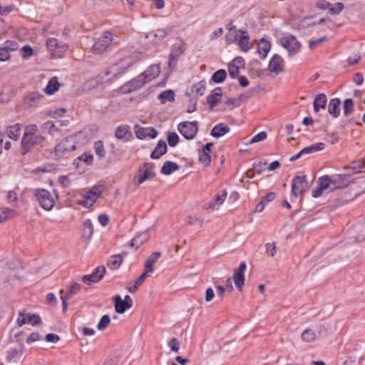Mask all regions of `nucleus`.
<instances>
[{"instance_id":"39448f33","label":"nucleus","mask_w":365,"mask_h":365,"mask_svg":"<svg viewBox=\"0 0 365 365\" xmlns=\"http://www.w3.org/2000/svg\"><path fill=\"white\" fill-rule=\"evenodd\" d=\"M76 148L73 140L66 138L56 145L54 148L55 157L56 159L62 158L76 150Z\"/></svg>"},{"instance_id":"79ce46f5","label":"nucleus","mask_w":365,"mask_h":365,"mask_svg":"<svg viewBox=\"0 0 365 365\" xmlns=\"http://www.w3.org/2000/svg\"><path fill=\"white\" fill-rule=\"evenodd\" d=\"M38 131V128L37 125L36 124H29L24 128V133L22 137V139H27L30 135H34V134H37Z\"/></svg>"},{"instance_id":"6ab92c4d","label":"nucleus","mask_w":365,"mask_h":365,"mask_svg":"<svg viewBox=\"0 0 365 365\" xmlns=\"http://www.w3.org/2000/svg\"><path fill=\"white\" fill-rule=\"evenodd\" d=\"M284 61L282 57L277 54L274 55L269 63V71L278 75L283 71Z\"/></svg>"},{"instance_id":"864d4df0","label":"nucleus","mask_w":365,"mask_h":365,"mask_svg":"<svg viewBox=\"0 0 365 365\" xmlns=\"http://www.w3.org/2000/svg\"><path fill=\"white\" fill-rule=\"evenodd\" d=\"M184 51V46L182 44L180 45V46L177 47V48H173V50H172V52L170 54L169 56V63L170 64L171 63V61L173 60H174L175 58V55L176 56L180 55L181 53H182Z\"/></svg>"},{"instance_id":"0eeeda50","label":"nucleus","mask_w":365,"mask_h":365,"mask_svg":"<svg viewBox=\"0 0 365 365\" xmlns=\"http://www.w3.org/2000/svg\"><path fill=\"white\" fill-rule=\"evenodd\" d=\"M307 180L306 175H297L292 182V195L298 197L303 194L307 189Z\"/></svg>"},{"instance_id":"c9c22d12","label":"nucleus","mask_w":365,"mask_h":365,"mask_svg":"<svg viewBox=\"0 0 365 365\" xmlns=\"http://www.w3.org/2000/svg\"><path fill=\"white\" fill-rule=\"evenodd\" d=\"M324 148V144L323 143H317L304 148L301 150V153H302V155L311 154L317 151L322 150Z\"/></svg>"},{"instance_id":"6e6d98bb","label":"nucleus","mask_w":365,"mask_h":365,"mask_svg":"<svg viewBox=\"0 0 365 365\" xmlns=\"http://www.w3.org/2000/svg\"><path fill=\"white\" fill-rule=\"evenodd\" d=\"M83 230L85 233H87L89 237H91L93 233V226L91 220L88 219L83 222Z\"/></svg>"},{"instance_id":"4468645a","label":"nucleus","mask_w":365,"mask_h":365,"mask_svg":"<svg viewBox=\"0 0 365 365\" xmlns=\"http://www.w3.org/2000/svg\"><path fill=\"white\" fill-rule=\"evenodd\" d=\"M227 195L226 190H222L220 193H217L208 202L203 205V208L205 210L217 209L225 202Z\"/></svg>"},{"instance_id":"6e6552de","label":"nucleus","mask_w":365,"mask_h":365,"mask_svg":"<svg viewBox=\"0 0 365 365\" xmlns=\"http://www.w3.org/2000/svg\"><path fill=\"white\" fill-rule=\"evenodd\" d=\"M281 44L288 51L289 56H293L297 53L301 47V44L299 41L292 35H289L282 38Z\"/></svg>"},{"instance_id":"412c9836","label":"nucleus","mask_w":365,"mask_h":365,"mask_svg":"<svg viewBox=\"0 0 365 365\" xmlns=\"http://www.w3.org/2000/svg\"><path fill=\"white\" fill-rule=\"evenodd\" d=\"M136 61V56L129 55L120 59L117 63L113 65L110 69L114 71L115 70V67H118L120 69L125 70L135 63Z\"/></svg>"},{"instance_id":"09e8293b","label":"nucleus","mask_w":365,"mask_h":365,"mask_svg":"<svg viewBox=\"0 0 365 365\" xmlns=\"http://www.w3.org/2000/svg\"><path fill=\"white\" fill-rule=\"evenodd\" d=\"M20 53L23 58H28L33 56L34 50L30 46L25 45L21 48Z\"/></svg>"},{"instance_id":"e2e57ef3","label":"nucleus","mask_w":365,"mask_h":365,"mask_svg":"<svg viewBox=\"0 0 365 365\" xmlns=\"http://www.w3.org/2000/svg\"><path fill=\"white\" fill-rule=\"evenodd\" d=\"M344 8V6L341 2H337L333 5V8L330 9V14L337 15Z\"/></svg>"},{"instance_id":"8fccbe9b","label":"nucleus","mask_w":365,"mask_h":365,"mask_svg":"<svg viewBox=\"0 0 365 365\" xmlns=\"http://www.w3.org/2000/svg\"><path fill=\"white\" fill-rule=\"evenodd\" d=\"M110 322V319L109 316L105 314L101 317L100 322L98 324L97 327L99 330H104L109 325Z\"/></svg>"},{"instance_id":"4d7b16f0","label":"nucleus","mask_w":365,"mask_h":365,"mask_svg":"<svg viewBox=\"0 0 365 365\" xmlns=\"http://www.w3.org/2000/svg\"><path fill=\"white\" fill-rule=\"evenodd\" d=\"M239 69H240V68L235 66V65L230 63L229 66H228V71H229L230 76L232 78H236L238 76L239 73H240Z\"/></svg>"},{"instance_id":"2eb2a0df","label":"nucleus","mask_w":365,"mask_h":365,"mask_svg":"<svg viewBox=\"0 0 365 365\" xmlns=\"http://www.w3.org/2000/svg\"><path fill=\"white\" fill-rule=\"evenodd\" d=\"M332 183V190L342 189L347 187L350 182V176L349 175H334L331 176Z\"/></svg>"},{"instance_id":"de8ad7c7","label":"nucleus","mask_w":365,"mask_h":365,"mask_svg":"<svg viewBox=\"0 0 365 365\" xmlns=\"http://www.w3.org/2000/svg\"><path fill=\"white\" fill-rule=\"evenodd\" d=\"M343 110L344 114L346 116L349 115L354 112V103L351 98H347L344 101Z\"/></svg>"},{"instance_id":"1a4fd4ad","label":"nucleus","mask_w":365,"mask_h":365,"mask_svg":"<svg viewBox=\"0 0 365 365\" xmlns=\"http://www.w3.org/2000/svg\"><path fill=\"white\" fill-rule=\"evenodd\" d=\"M81 286L77 282L72 283L68 290L64 292L63 290H61V299L62 300L63 312H66L68 307L67 301L73 297L74 294L78 293L81 290Z\"/></svg>"},{"instance_id":"20e7f679","label":"nucleus","mask_w":365,"mask_h":365,"mask_svg":"<svg viewBox=\"0 0 365 365\" xmlns=\"http://www.w3.org/2000/svg\"><path fill=\"white\" fill-rule=\"evenodd\" d=\"M45 140V137L41 133L30 135L27 139H21V150L22 155H24L30 152L33 147L43 144Z\"/></svg>"},{"instance_id":"f704fd0d","label":"nucleus","mask_w":365,"mask_h":365,"mask_svg":"<svg viewBox=\"0 0 365 365\" xmlns=\"http://www.w3.org/2000/svg\"><path fill=\"white\" fill-rule=\"evenodd\" d=\"M354 173L365 172V158L363 160L353 162L348 167Z\"/></svg>"},{"instance_id":"0e129e2a","label":"nucleus","mask_w":365,"mask_h":365,"mask_svg":"<svg viewBox=\"0 0 365 365\" xmlns=\"http://www.w3.org/2000/svg\"><path fill=\"white\" fill-rule=\"evenodd\" d=\"M267 135L266 132L262 131L255 135L250 141V143H255L266 139Z\"/></svg>"},{"instance_id":"13d9d810","label":"nucleus","mask_w":365,"mask_h":365,"mask_svg":"<svg viewBox=\"0 0 365 365\" xmlns=\"http://www.w3.org/2000/svg\"><path fill=\"white\" fill-rule=\"evenodd\" d=\"M187 222L191 225H197L199 227H202L203 225V220L202 219L190 216L187 219Z\"/></svg>"},{"instance_id":"2f4dec72","label":"nucleus","mask_w":365,"mask_h":365,"mask_svg":"<svg viewBox=\"0 0 365 365\" xmlns=\"http://www.w3.org/2000/svg\"><path fill=\"white\" fill-rule=\"evenodd\" d=\"M271 48L270 43L262 38L258 44V52L261 56V58L264 59L266 58L268 52L269 51Z\"/></svg>"},{"instance_id":"f3484780","label":"nucleus","mask_w":365,"mask_h":365,"mask_svg":"<svg viewBox=\"0 0 365 365\" xmlns=\"http://www.w3.org/2000/svg\"><path fill=\"white\" fill-rule=\"evenodd\" d=\"M135 133L138 139L143 140L146 138H155L158 135V131L151 127L142 128L138 125L135 126Z\"/></svg>"},{"instance_id":"c03bdc74","label":"nucleus","mask_w":365,"mask_h":365,"mask_svg":"<svg viewBox=\"0 0 365 365\" xmlns=\"http://www.w3.org/2000/svg\"><path fill=\"white\" fill-rule=\"evenodd\" d=\"M356 232V240L363 241L365 240V222L360 223L355 227Z\"/></svg>"},{"instance_id":"f257e3e1","label":"nucleus","mask_w":365,"mask_h":365,"mask_svg":"<svg viewBox=\"0 0 365 365\" xmlns=\"http://www.w3.org/2000/svg\"><path fill=\"white\" fill-rule=\"evenodd\" d=\"M34 196L42 209L50 211L53 209L58 195L52 194L46 189L38 188L34 190Z\"/></svg>"},{"instance_id":"f8f14e48","label":"nucleus","mask_w":365,"mask_h":365,"mask_svg":"<svg viewBox=\"0 0 365 365\" xmlns=\"http://www.w3.org/2000/svg\"><path fill=\"white\" fill-rule=\"evenodd\" d=\"M247 265L245 262H240L238 268L234 270L233 281L237 288L241 291L245 283V271Z\"/></svg>"},{"instance_id":"4be33fe9","label":"nucleus","mask_w":365,"mask_h":365,"mask_svg":"<svg viewBox=\"0 0 365 365\" xmlns=\"http://www.w3.org/2000/svg\"><path fill=\"white\" fill-rule=\"evenodd\" d=\"M160 73V66L158 64L151 65L145 71L140 75L143 76L145 80V83H148L155 79L159 76Z\"/></svg>"},{"instance_id":"423d86ee","label":"nucleus","mask_w":365,"mask_h":365,"mask_svg":"<svg viewBox=\"0 0 365 365\" xmlns=\"http://www.w3.org/2000/svg\"><path fill=\"white\" fill-rule=\"evenodd\" d=\"M178 130L185 138L187 140L193 139L198 130L197 123L196 121L180 123Z\"/></svg>"},{"instance_id":"9d476101","label":"nucleus","mask_w":365,"mask_h":365,"mask_svg":"<svg viewBox=\"0 0 365 365\" xmlns=\"http://www.w3.org/2000/svg\"><path fill=\"white\" fill-rule=\"evenodd\" d=\"M113 300L115 310L118 314H123L133 305V299L129 295H125L124 299H122L120 295H115Z\"/></svg>"},{"instance_id":"ea45409f","label":"nucleus","mask_w":365,"mask_h":365,"mask_svg":"<svg viewBox=\"0 0 365 365\" xmlns=\"http://www.w3.org/2000/svg\"><path fill=\"white\" fill-rule=\"evenodd\" d=\"M41 128L43 130H48V134L52 136H54L56 133H58L60 131L59 128L52 121H47L44 123L42 125Z\"/></svg>"},{"instance_id":"4c0bfd02","label":"nucleus","mask_w":365,"mask_h":365,"mask_svg":"<svg viewBox=\"0 0 365 365\" xmlns=\"http://www.w3.org/2000/svg\"><path fill=\"white\" fill-rule=\"evenodd\" d=\"M130 135L129 131V126L128 125H121L118 126L115 132V136L119 140H123L126 137V135Z\"/></svg>"},{"instance_id":"393cba45","label":"nucleus","mask_w":365,"mask_h":365,"mask_svg":"<svg viewBox=\"0 0 365 365\" xmlns=\"http://www.w3.org/2000/svg\"><path fill=\"white\" fill-rule=\"evenodd\" d=\"M167 152V145L165 140H160L155 146L154 150L151 153L150 158L153 159H159Z\"/></svg>"},{"instance_id":"9b49d317","label":"nucleus","mask_w":365,"mask_h":365,"mask_svg":"<svg viewBox=\"0 0 365 365\" xmlns=\"http://www.w3.org/2000/svg\"><path fill=\"white\" fill-rule=\"evenodd\" d=\"M26 324H30L32 326H37L41 324V319L39 315L36 314H25L24 312H19V317L17 319V324L22 327Z\"/></svg>"},{"instance_id":"f03ea898","label":"nucleus","mask_w":365,"mask_h":365,"mask_svg":"<svg viewBox=\"0 0 365 365\" xmlns=\"http://www.w3.org/2000/svg\"><path fill=\"white\" fill-rule=\"evenodd\" d=\"M113 40V34L110 31H104L102 35L95 39L92 46V52L94 54H102L106 51Z\"/></svg>"},{"instance_id":"a19ab883","label":"nucleus","mask_w":365,"mask_h":365,"mask_svg":"<svg viewBox=\"0 0 365 365\" xmlns=\"http://www.w3.org/2000/svg\"><path fill=\"white\" fill-rule=\"evenodd\" d=\"M319 186L323 190L330 188L332 190L331 178L329 175H324L319 179Z\"/></svg>"},{"instance_id":"a878e982","label":"nucleus","mask_w":365,"mask_h":365,"mask_svg":"<svg viewBox=\"0 0 365 365\" xmlns=\"http://www.w3.org/2000/svg\"><path fill=\"white\" fill-rule=\"evenodd\" d=\"M222 96V89L220 87L215 88L212 91V93L207 97V102L210 109H212Z\"/></svg>"},{"instance_id":"052dcab7","label":"nucleus","mask_w":365,"mask_h":365,"mask_svg":"<svg viewBox=\"0 0 365 365\" xmlns=\"http://www.w3.org/2000/svg\"><path fill=\"white\" fill-rule=\"evenodd\" d=\"M266 164H267L266 162H262V161H259L257 163H254L253 168H254L255 172L259 175L262 174V172L265 170Z\"/></svg>"},{"instance_id":"aec40b11","label":"nucleus","mask_w":365,"mask_h":365,"mask_svg":"<svg viewBox=\"0 0 365 365\" xmlns=\"http://www.w3.org/2000/svg\"><path fill=\"white\" fill-rule=\"evenodd\" d=\"M240 34L238 39V46L240 49L243 52H247L250 49V36L246 30L239 29Z\"/></svg>"},{"instance_id":"37998d69","label":"nucleus","mask_w":365,"mask_h":365,"mask_svg":"<svg viewBox=\"0 0 365 365\" xmlns=\"http://www.w3.org/2000/svg\"><path fill=\"white\" fill-rule=\"evenodd\" d=\"M316 339V332L312 329H306L302 334V339L305 342H312Z\"/></svg>"},{"instance_id":"b1692460","label":"nucleus","mask_w":365,"mask_h":365,"mask_svg":"<svg viewBox=\"0 0 365 365\" xmlns=\"http://www.w3.org/2000/svg\"><path fill=\"white\" fill-rule=\"evenodd\" d=\"M230 130V128L227 125L219 123L212 128L210 135L214 138H219L227 133Z\"/></svg>"},{"instance_id":"bb28decb","label":"nucleus","mask_w":365,"mask_h":365,"mask_svg":"<svg viewBox=\"0 0 365 365\" xmlns=\"http://www.w3.org/2000/svg\"><path fill=\"white\" fill-rule=\"evenodd\" d=\"M340 100L333 98L329 101L328 111L334 118H337L340 114Z\"/></svg>"},{"instance_id":"5fc2aeb1","label":"nucleus","mask_w":365,"mask_h":365,"mask_svg":"<svg viewBox=\"0 0 365 365\" xmlns=\"http://www.w3.org/2000/svg\"><path fill=\"white\" fill-rule=\"evenodd\" d=\"M179 141L178 135L175 133H168V143L171 147L175 146Z\"/></svg>"},{"instance_id":"bf43d9fd","label":"nucleus","mask_w":365,"mask_h":365,"mask_svg":"<svg viewBox=\"0 0 365 365\" xmlns=\"http://www.w3.org/2000/svg\"><path fill=\"white\" fill-rule=\"evenodd\" d=\"M14 211L7 208L0 209V223L6 221L9 217V214Z\"/></svg>"},{"instance_id":"473e14b6","label":"nucleus","mask_w":365,"mask_h":365,"mask_svg":"<svg viewBox=\"0 0 365 365\" xmlns=\"http://www.w3.org/2000/svg\"><path fill=\"white\" fill-rule=\"evenodd\" d=\"M161 253L160 252H155L149 256L145 263V268L148 271L153 272V265L156 261L160 257Z\"/></svg>"},{"instance_id":"ddd939ff","label":"nucleus","mask_w":365,"mask_h":365,"mask_svg":"<svg viewBox=\"0 0 365 365\" xmlns=\"http://www.w3.org/2000/svg\"><path fill=\"white\" fill-rule=\"evenodd\" d=\"M105 273L106 268L104 267H98L91 274L84 275L82 281L86 284L98 282L103 277Z\"/></svg>"},{"instance_id":"338daca9","label":"nucleus","mask_w":365,"mask_h":365,"mask_svg":"<svg viewBox=\"0 0 365 365\" xmlns=\"http://www.w3.org/2000/svg\"><path fill=\"white\" fill-rule=\"evenodd\" d=\"M78 160L83 161L86 165H91L93 163V155L91 154L84 153L78 158Z\"/></svg>"},{"instance_id":"603ef678","label":"nucleus","mask_w":365,"mask_h":365,"mask_svg":"<svg viewBox=\"0 0 365 365\" xmlns=\"http://www.w3.org/2000/svg\"><path fill=\"white\" fill-rule=\"evenodd\" d=\"M3 47H5L9 53H10V51L18 50L19 44L17 42L14 41H6L4 42Z\"/></svg>"},{"instance_id":"dca6fc26","label":"nucleus","mask_w":365,"mask_h":365,"mask_svg":"<svg viewBox=\"0 0 365 365\" xmlns=\"http://www.w3.org/2000/svg\"><path fill=\"white\" fill-rule=\"evenodd\" d=\"M143 78L144 77L140 74L125 84L123 88L125 92L128 93H131L134 91L140 89L146 83L145 80Z\"/></svg>"},{"instance_id":"a18cd8bd","label":"nucleus","mask_w":365,"mask_h":365,"mask_svg":"<svg viewBox=\"0 0 365 365\" xmlns=\"http://www.w3.org/2000/svg\"><path fill=\"white\" fill-rule=\"evenodd\" d=\"M227 76V73L224 69H220L214 73L212 76V81L216 83H222Z\"/></svg>"},{"instance_id":"cd10ccee","label":"nucleus","mask_w":365,"mask_h":365,"mask_svg":"<svg viewBox=\"0 0 365 365\" xmlns=\"http://www.w3.org/2000/svg\"><path fill=\"white\" fill-rule=\"evenodd\" d=\"M179 165L176 163L168 160L164 163L161 168L160 173L163 175H169L179 170Z\"/></svg>"},{"instance_id":"72a5a7b5","label":"nucleus","mask_w":365,"mask_h":365,"mask_svg":"<svg viewBox=\"0 0 365 365\" xmlns=\"http://www.w3.org/2000/svg\"><path fill=\"white\" fill-rule=\"evenodd\" d=\"M98 197L91 194V192L88 191L83 196L81 204L83 207L89 208L93 205L96 202Z\"/></svg>"},{"instance_id":"c85d7f7f","label":"nucleus","mask_w":365,"mask_h":365,"mask_svg":"<svg viewBox=\"0 0 365 365\" xmlns=\"http://www.w3.org/2000/svg\"><path fill=\"white\" fill-rule=\"evenodd\" d=\"M8 137L12 140H17L20 137L21 124L16 123L9 125L6 129Z\"/></svg>"},{"instance_id":"69168bd1","label":"nucleus","mask_w":365,"mask_h":365,"mask_svg":"<svg viewBox=\"0 0 365 365\" xmlns=\"http://www.w3.org/2000/svg\"><path fill=\"white\" fill-rule=\"evenodd\" d=\"M200 160L205 165H209L211 162V156L210 155L209 153L201 152L200 154Z\"/></svg>"},{"instance_id":"49530a36","label":"nucleus","mask_w":365,"mask_h":365,"mask_svg":"<svg viewBox=\"0 0 365 365\" xmlns=\"http://www.w3.org/2000/svg\"><path fill=\"white\" fill-rule=\"evenodd\" d=\"M93 148L95 150L96 154L98 156L99 158H103L106 156V150L104 149L103 141L98 140L95 142Z\"/></svg>"},{"instance_id":"3c124183","label":"nucleus","mask_w":365,"mask_h":365,"mask_svg":"<svg viewBox=\"0 0 365 365\" xmlns=\"http://www.w3.org/2000/svg\"><path fill=\"white\" fill-rule=\"evenodd\" d=\"M205 90V85L202 82H199L193 85L192 88V92L199 96H202L204 94Z\"/></svg>"},{"instance_id":"c756f323","label":"nucleus","mask_w":365,"mask_h":365,"mask_svg":"<svg viewBox=\"0 0 365 365\" xmlns=\"http://www.w3.org/2000/svg\"><path fill=\"white\" fill-rule=\"evenodd\" d=\"M59 86L60 84L57 77L53 76L49 80L46 87L45 88V93L52 95L58 90Z\"/></svg>"},{"instance_id":"680f3d73","label":"nucleus","mask_w":365,"mask_h":365,"mask_svg":"<svg viewBox=\"0 0 365 365\" xmlns=\"http://www.w3.org/2000/svg\"><path fill=\"white\" fill-rule=\"evenodd\" d=\"M104 190V186L102 185H98L93 186L89 191L91 192V194L97 197L98 198L103 193Z\"/></svg>"},{"instance_id":"58836bf2","label":"nucleus","mask_w":365,"mask_h":365,"mask_svg":"<svg viewBox=\"0 0 365 365\" xmlns=\"http://www.w3.org/2000/svg\"><path fill=\"white\" fill-rule=\"evenodd\" d=\"M158 99L163 104L168 101L172 102L175 100L174 92L171 90L163 91L158 96Z\"/></svg>"},{"instance_id":"774afa93","label":"nucleus","mask_w":365,"mask_h":365,"mask_svg":"<svg viewBox=\"0 0 365 365\" xmlns=\"http://www.w3.org/2000/svg\"><path fill=\"white\" fill-rule=\"evenodd\" d=\"M168 346L170 347L171 350L178 352L180 349V343L178 340L175 338H173L168 343Z\"/></svg>"},{"instance_id":"5701e85b","label":"nucleus","mask_w":365,"mask_h":365,"mask_svg":"<svg viewBox=\"0 0 365 365\" xmlns=\"http://www.w3.org/2000/svg\"><path fill=\"white\" fill-rule=\"evenodd\" d=\"M168 34L165 29H158L154 31L150 32L146 35V38L150 39L153 43H157L161 41Z\"/></svg>"},{"instance_id":"7ed1b4c3","label":"nucleus","mask_w":365,"mask_h":365,"mask_svg":"<svg viewBox=\"0 0 365 365\" xmlns=\"http://www.w3.org/2000/svg\"><path fill=\"white\" fill-rule=\"evenodd\" d=\"M154 165L150 163H144L138 168V174L134 178L137 185L143 183L145 180H152L155 178L153 172Z\"/></svg>"},{"instance_id":"7c9ffc66","label":"nucleus","mask_w":365,"mask_h":365,"mask_svg":"<svg viewBox=\"0 0 365 365\" xmlns=\"http://www.w3.org/2000/svg\"><path fill=\"white\" fill-rule=\"evenodd\" d=\"M327 96L324 93H320L316 96L314 101V110L318 113L319 108H324L327 104Z\"/></svg>"},{"instance_id":"e433bc0d","label":"nucleus","mask_w":365,"mask_h":365,"mask_svg":"<svg viewBox=\"0 0 365 365\" xmlns=\"http://www.w3.org/2000/svg\"><path fill=\"white\" fill-rule=\"evenodd\" d=\"M123 256L121 255H113L108 262V266L112 269H118L122 264Z\"/></svg>"},{"instance_id":"a211bd4d","label":"nucleus","mask_w":365,"mask_h":365,"mask_svg":"<svg viewBox=\"0 0 365 365\" xmlns=\"http://www.w3.org/2000/svg\"><path fill=\"white\" fill-rule=\"evenodd\" d=\"M46 47L53 56H60V53L66 50V45L60 44L54 38H48L46 42Z\"/></svg>"}]
</instances>
